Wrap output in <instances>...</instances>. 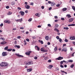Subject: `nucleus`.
<instances>
[{
  "label": "nucleus",
  "instance_id": "39",
  "mask_svg": "<svg viewBox=\"0 0 75 75\" xmlns=\"http://www.w3.org/2000/svg\"><path fill=\"white\" fill-rule=\"evenodd\" d=\"M63 61H61L60 62V64L61 65H62V64H63Z\"/></svg>",
  "mask_w": 75,
  "mask_h": 75
},
{
  "label": "nucleus",
  "instance_id": "41",
  "mask_svg": "<svg viewBox=\"0 0 75 75\" xmlns=\"http://www.w3.org/2000/svg\"><path fill=\"white\" fill-rule=\"evenodd\" d=\"M56 38L57 39V40H59V37L58 36H56Z\"/></svg>",
  "mask_w": 75,
  "mask_h": 75
},
{
  "label": "nucleus",
  "instance_id": "27",
  "mask_svg": "<svg viewBox=\"0 0 75 75\" xmlns=\"http://www.w3.org/2000/svg\"><path fill=\"white\" fill-rule=\"evenodd\" d=\"M8 46H6L4 48V50H8Z\"/></svg>",
  "mask_w": 75,
  "mask_h": 75
},
{
  "label": "nucleus",
  "instance_id": "58",
  "mask_svg": "<svg viewBox=\"0 0 75 75\" xmlns=\"http://www.w3.org/2000/svg\"><path fill=\"white\" fill-rule=\"evenodd\" d=\"M55 18H58V16H55L54 17Z\"/></svg>",
  "mask_w": 75,
  "mask_h": 75
},
{
  "label": "nucleus",
  "instance_id": "24",
  "mask_svg": "<svg viewBox=\"0 0 75 75\" xmlns=\"http://www.w3.org/2000/svg\"><path fill=\"white\" fill-rule=\"evenodd\" d=\"M66 16H67V17H68V18H71V16L69 14H67L66 15Z\"/></svg>",
  "mask_w": 75,
  "mask_h": 75
},
{
  "label": "nucleus",
  "instance_id": "11",
  "mask_svg": "<svg viewBox=\"0 0 75 75\" xmlns=\"http://www.w3.org/2000/svg\"><path fill=\"white\" fill-rule=\"evenodd\" d=\"M16 55L17 56H18V57H23V56L20 55L18 54H16Z\"/></svg>",
  "mask_w": 75,
  "mask_h": 75
},
{
  "label": "nucleus",
  "instance_id": "15",
  "mask_svg": "<svg viewBox=\"0 0 75 75\" xmlns=\"http://www.w3.org/2000/svg\"><path fill=\"white\" fill-rule=\"evenodd\" d=\"M75 24H69V25H68V27H71V26H75Z\"/></svg>",
  "mask_w": 75,
  "mask_h": 75
},
{
  "label": "nucleus",
  "instance_id": "53",
  "mask_svg": "<svg viewBox=\"0 0 75 75\" xmlns=\"http://www.w3.org/2000/svg\"><path fill=\"white\" fill-rule=\"evenodd\" d=\"M60 67H61V68H64V66L62 65H60Z\"/></svg>",
  "mask_w": 75,
  "mask_h": 75
},
{
  "label": "nucleus",
  "instance_id": "29",
  "mask_svg": "<svg viewBox=\"0 0 75 75\" xmlns=\"http://www.w3.org/2000/svg\"><path fill=\"white\" fill-rule=\"evenodd\" d=\"M68 62H73V60H69L68 61Z\"/></svg>",
  "mask_w": 75,
  "mask_h": 75
},
{
  "label": "nucleus",
  "instance_id": "35",
  "mask_svg": "<svg viewBox=\"0 0 75 75\" xmlns=\"http://www.w3.org/2000/svg\"><path fill=\"white\" fill-rule=\"evenodd\" d=\"M54 50L55 51H56L57 50V47H55L54 48Z\"/></svg>",
  "mask_w": 75,
  "mask_h": 75
},
{
  "label": "nucleus",
  "instance_id": "5",
  "mask_svg": "<svg viewBox=\"0 0 75 75\" xmlns=\"http://www.w3.org/2000/svg\"><path fill=\"white\" fill-rule=\"evenodd\" d=\"M41 51L42 52H47V50H45L43 48H42L41 49Z\"/></svg>",
  "mask_w": 75,
  "mask_h": 75
},
{
  "label": "nucleus",
  "instance_id": "50",
  "mask_svg": "<svg viewBox=\"0 0 75 75\" xmlns=\"http://www.w3.org/2000/svg\"><path fill=\"white\" fill-rule=\"evenodd\" d=\"M38 28H40V27H41V25H39L38 26Z\"/></svg>",
  "mask_w": 75,
  "mask_h": 75
},
{
  "label": "nucleus",
  "instance_id": "3",
  "mask_svg": "<svg viewBox=\"0 0 75 75\" xmlns=\"http://www.w3.org/2000/svg\"><path fill=\"white\" fill-rule=\"evenodd\" d=\"M62 51H64V52H67V47H65L63 48L62 50Z\"/></svg>",
  "mask_w": 75,
  "mask_h": 75
},
{
  "label": "nucleus",
  "instance_id": "44",
  "mask_svg": "<svg viewBox=\"0 0 75 75\" xmlns=\"http://www.w3.org/2000/svg\"><path fill=\"white\" fill-rule=\"evenodd\" d=\"M55 27L56 28H57L58 27H59V25H58L56 24L55 25Z\"/></svg>",
  "mask_w": 75,
  "mask_h": 75
},
{
  "label": "nucleus",
  "instance_id": "33",
  "mask_svg": "<svg viewBox=\"0 0 75 75\" xmlns=\"http://www.w3.org/2000/svg\"><path fill=\"white\" fill-rule=\"evenodd\" d=\"M63 62H64L65 63H66V64H68V62H67L64 60L63 61Z\"/></svg>",
  "mask_w": 75,
  "mask_h": 75
},
{
  "label": "nucleus",
  "instance_id": "4",
  "mask_svg": "<svg viewBox=\"0 0 75 75\" xmlns=\"http://www.w3.org/2000/svg\"><path fill=\"white\" fill-rule=\"evenodd\" d=\"M30 53H31V51H29L28 52H26L25 53L26 55H30Z\"/></svg>",
  "mask_w": 75,
  "mask_h": 75
},
{
  "label": "nucleus",
  "instance_id": "64",
  "mask_svg": "<svg viewBox=\"0 0 75 75\" xmlns=\"http://www.w3.org/2000/svg\"><path fill=\"white\" fill-rule=\"evenodd\" d=\"M72 43L74 45H75V42H73Z\"/></svg>",
  "mask_w": 75,
  "mask_h": 75
},
{
  "label": "nucleus",
  "instance_id": "45",
  "mask_svg": "<svg viewBox=\"0 0 75 75\" xmlns=\"http://www.w3.org/2000/svg\"><path fill=\"white\" fill-rule=\"evenodd\" d=\"M56 71H58V70H59V68L58 67H56Z\"/></svg>",
  "mask_w": 75,
  "mask_h": 75
},
{
  "label": "nucleus",
  "instance_id": "12",
  "mask_svg": "<svg viewBox=\"0 0 75 75\" xmlns=\"http://www.w3.org/2000/svg\"><path fill=\"white\" fill-rule=\"evenodd\" d=\"M55 4H56L55 2H51V6H55Z\"/></svg>",
  "mask_w": 75,
  "mask_h": 75
},
{
  "label": "nucleus",
  "instance_id": "38",
  "mask_svg": "<svg viewBox=\"0 0 75 75\" xmlns=\"http://www.w3.org/2000/svg\"><path fill=\"white\" fill-rule=\"evenodd\" d=\"M32 18H30L28 20V21H32Z\"/></svg>",
  "mask_w": 75,
  "mask_h": 75
},
{
  "label": "nucleus",
  "instance_id": "25",
  "mask_svg": "<svg viewBox=\"0 0 75 75\" xmlns=\"http://www.w3.org/2000/svg\"><path fill=\"white\" fill-rule=\"evenodd\" d=\"M12 14V12H11L9 11L7 13V15H11Z\"/></svg>",
  "mask_w": 75,
  "mask_h": 75
},
{
  "label": "nucleus",
  "instance_id": "23",
  "mask_svg": "<svg viewBox=\"0 0 75 75\" xmlns=\"http://www.w3.org/2000/svg\"><path fill=\"white\" fill-rule=\"evenodd\" d=\"M35 48H37V49H38V51H40V47H38V46H35Z\"/></svg>",
  "mask_w": 75,
  "mask_h": 75
},
{
  "label": "nucleus",
  "instance_id": "20",
  "mask_svg": "<svg viewBox=\"0 0 75 75\" xmlns=\"http://www.w3.org/2000/svg\"><path fill=\"white\" fill-rule=\"evenodd\" d=\"M14 47L15 48H20V47L19 45H15L14 46Z\"/></svg>",
  "mask_w": 75,
  "mask_h": 75
},
{
  "label": "nucleus",
  "instance_id": "43",
  "mask_svg": "<svg viewBox=\"0 0 75 75\" xmlns=\"http://www.w3.org/2000/svg\"><path fill=\"white\" fill-rule=\"evenodd\" d=\"M26 41H28V42H29V41H30V40H29V39H26Z\"/></svg>",
  "mask_w": 75,
  "mask_h": 75
},
{
  "label": "nucleus",
  "instance_id": "61",
  "mask_svg": "<svg viewBox=\"0 0 75 75\" xmlns=\"http://www.w3.org/2000/svg\"><path fill=\"white\" fill-rule=\"evenodd\" d=\"M56 6H57V7H59V4H57L56 5Z\"/></svg>",
  "mask_w": 75,
  "mask_h": 75
},
{
  "label": "nucleus",
  "instance_id": "57",
  "mask_svg": "<svg viewBox=\"0 0 75 75\" xmlns=\"http://www.w3.org/2000/svg\"><path fill=\"white\" fill-rule=\"evenodd\" d=\"M51 44V43H50V42H47V45H50Z\"/></svg>",
  "mask_w": 75,
  "mask_h": 75
},
{
  "label": "nucleus",
  "instance_id": "6",
  "mask_svg": "<svg viewBox=\"0 0 75 75\" xmlns=\"http://www.w3.org/2000/svg\"><path fill=\"white\" fill-rule=\"evenodd\" d=\"M2 54L3 57L6 56H7V52H3L2 53Z\"/></svg>",
  "mask_w": 75,
  "mask_h": 75
},
{
  "label": "nucleus",
  "instance_id": "48",
  "mask_svg": "<svg viewBox=\"0 0 75 75\" xmlns=\"http://www.w3.org/2000/svg\"><path fill=\"white\" fill-rule=\"evenodd\" d=\"M40 43H41V44H43V41H42V40H41V41Z\"/></svg>",
  "mask_w": 75,
  "mask_h": 75
},
{
  "label": "nucleus",
  "instance_id": "55",
  "mask_svg": "<svg viewBox=\"0 0 75 75\" xmlns=\"http://www.w3.org/2000/svg\"><path fill=\"white\" fill-rule=\"evenodd\" d=\"M6 8H7V9H8V8H9V6H7L6 7Z\"/></svg>",
  "mask_w": 75,
  "mask_h": 75
},
{
  "label": "nucleus",
  "instance_id": "31",
  "mask_svg": "<svg viewBox=\"0 0 75 75\" xmlns=\"http://www.w3.org/2000/svg\"><path fill=\"white\" fill-rule=\"evenodd\" d=\"M19 22H20V23H21V22H22V21H23V19H22V18H21L20 19H19Z\"/></svg>",
  "mask_w": 75,
  "mask_h": 75
},
{
  "label": "nucleus",
  "instance_id": "16",
  "mask_svg": "<svg viewBox=\"0 0 75 75\" xmlns=\"http://www.w3.org/2000/svg\"><path fill=\"white\" fill-rule=\"evenodd\" d=\"M24 63L25 64V65H30V63L29 62H24Z\"/></svg>",
  "mask_w": 75,
  "mask_h": 75
},
{
  "label": "nucleus",
  "instance_id": "42",
  "mask_svg": "<svg viewBox=\"0 0 75 75\" xmlns=\"http://www.w3.org/2000/svg\"><path fill=\"white\" fill-rule=\"evenodd\" d=\"M48 62L50 63V62H51V59H49L48 61Z\"/></svg>",
  "mask_w": 75,
  "mask_h": 75
},
{
  "label": "nucleus",
  "instance_id": "63",
  "mask_svg": "<svg viewBox=\"0 0 75 75\" xmlns=\"http://www.w3.org/2000/svg\"><path fill=\"white\" fill-rule=\"evenodd\" d=\"M28 11L26 10V11H25V13H28Z\"/></svg>",
  "mask_w": 75,
  "mask_h": 75
},
{
  "label": "nucleus",
  "instance_id": "47",
  "mask_svg": "<svg viewBox=\"0 0 75 75\" xmlns=\"http://www.w3.org/2000/svg\"><path fill=\"white\" fill-rule=\"evenodd\" d=\"M0 26H1V27H2L3 26V23H1L0 25Z\"/></svg>",
  "mask_w": 75,
  "mask_h": 75
},
{
  "label": "nucleus",
  "instance_id": "7",
  "mask_svg": "<svg viewBox=\"0 0 75 75\" xmlns=\"http://www.w3.org/2000/svg\"><path fill=\"white\" fill-rule=\"evenodd\" d=\"M74 20V19L73 18H71L69 19V23H70V22H72Z\"/></svg>",
  "mask_w": 75,
  "mask_h": 75
},
{
  "label": "nucleus",
  "instance_id": "21",
  "mask_svg": "<svg viewBox=\"0 0 75 75\" xmlns=\"http://www.w3.org/2000/svg\"><path fill=\"white\" fill-rule=\"evenodd\" d=\"M67 10V8H64L62 9V10H63V11H66Z\"/></svg>",
  "mask_w": 75,
  "mask_h": 75
},
{
  "label": "nucleus",
  "instance_id": "52",
  "mask_svg": "<svg viewBox=\"0 0 75 75\" xmlns=\"http://www.w3.org/2000/svg\"><path fill=\"white\" fill-rule=\"evenodd\" d=\"M42 9H44V6H42L41 7Z\"/></svg>",
  "mask_w": 75,
  "mask_h": 75
},
{
  "label": "nucleus",
  "instance_id": "30",
  "mask_svg": "<svg viewBox=\"0 0 75 75\" xmlns=\"http://www.w3.org/2000/svg\"><path fill=\"white\" fill-rule=\"evenodd\" d=\"M63 28L64 29V30H68L69 29V28L68 27H64Z\"/></svg>",
  "mask_w": 75,
  "mask_h": 75
},
{
  "label": "nucleus",
  "instance_id": "32",
  "mask_svg": "<svg viewBox=\"0 0 75 75\" xmlns=\"http://www.w3.org/2000/svg\"><path fill=\"white\" fill-rule=\"evenodd\" d=\"M24 45H27V42H26V41L25 40H24Z\"/></svg>",
  "mask_w": 75,
  "mask_h": 75
},
{
  "label": "nucleus",
  "instance_id": "37",
  "mask_svg": "<svg viewBox=\"0 0 75 75\" xmlns=\"http://www.w3.org/2000/svg\"><path fill=\"white\" fill-rule=\"evenodd\" d=\"M59 41L60 42H61L62 41V40L61 39L59 38Z\"/></svg>",
  "mask_w": 75,
  "mask_h": 75
},
{
  "label": "nucleus",
  "instance_id": "51",
  "mask_svg": "<svg viewBox=\"0 0 75 75\" xmlns=\"http://www.w3.org/2000/svg\"><path fill=\"white\" fill-rule=\"evenodd\" d=\"M19 20H20V19H19L16 20L15 21H16V22H18V21L19 22Z\"/></svg>",
  "mask_w": 75,
  "mask_h": 75
},
{
  "label": "nucleus",
  "instance_id": "8",
  "mask_svg": "<svg viewBox=\"0 0 75 75\" xmlns=\"http://www.w3.org/2000/svg\"><path fill=\"white\" fill-rule=\"evenodd\" d=\"M25 7L27 9H29V8H30V6H29V5H26L25 6Z\"/></svg>",
  "mask_w": 75,
  "mask_h": 75
},
{
  "label": "nucleus",
  "instance_id": "36",
  "mask_svg": "<svg viewBox=\"0 0 75 75\" xmlns=\"http://www.w3.org/2000/svg\"><path fill=\"white\" fill-rule=\"evenodd\" d=\"M74 67V64H72L71 66L70 67L71 68H73V67Z\"/></svg>",
  "mask_w": 75,
  "mask_h": 75
},
{
  "label": "nucleus",
  "instance_id": "18",
  "mask_svg": "<svg viewBox=\"0 0 75 75\" xmlns=\"http://www.w3.org/2000/svg\"><path fill=\"white\" fill-rule=\"evenodd\" d=\"M45 39L46 40H48L49 39V37L48 36H47L45 37Z\"/></svg>",
  "mask_w": 75,
  "mask_h": 75
},
{
  "label": "nucleus",
  "instance_id": "14",
  "mask_svg": "<svg viewBox=\"0 0 75 75\" xmlns=\"http://www.w3.org/2000/svg\"><path fill=\"white\" fill-rule=\"evenodd\" d=\"M33 69L32 68H30L29 69H27V71L28 72H31L32 71Z\"/></svg>",
  "mask_w": 75,
  "mask_h": 75
},
{
  "label": "nucleus",
  "instance_id": "26",
  "mask_svg": "<svg viewBox=\"0 0 75 75\" xmlns=\"http://www.w3.org/2000/svg\"><path fill=\"white\" fill-rule=\"evenodd\" d=\"M72 9L74 10V11H75V7L74 6H72Z\"/></svg>",
  "mask_w": 75,
  "mask_h": 75
},
{
  "label": "nucleus",
  "instance_id": "59",
  "mask_svg": "<svg viewBox=\"0 0 75 75\" xmlns=\"http://www.w3.org/2000/svg\"><path fill=\"white\" fill-rule=\"evenodd\" d=\"M18 38H19L20 39V38H21V36H18L17 37Z\"/></svg>",
  "mask_w": 75,
  "mask_h": 75
},
{
  "label": "nucleus",
  "instance_id": "22",
  "mask_svg": "<svg viewBox=\"0 0 75 75\" xmlns=\"http://www.w3.org/2000/svg\"><path fill=\"white\" fill-rule=\"evenodd\" d=\"M29 62V65H33V62L32 61H30Z\"/></svg>",
  "mask_w": 75,
  "mask_h": 75
},
{
  "label": "nucleus",
  "instance_id": "49",
  "mask_svg": "<svg viewBox=\"0 0 75 75\" xmlns=\"http://www.w3.org/2000/svg\"><path fill=\"white\" fill-rule=\"evenodd\" d=\"M61 20H63V21H64V20H65V18H61Z\"/></svg>",
  "mask_w": 75,
  "mask_h": 75
},
{
  "label": "nucleus",
  "instance_id": "13",
  "mask_svg": "<svg viewBox=\"0 0 75 75\" xmlns=\"http://www.w3.org/2000/svg\"><path fill=\"white\" fill-rule=\"evenodd\" d=\"M5 44H7V42H6L3 41L1 43V44L2 45Z\"/></svg>",
  "mask_w": 75,
  "mask_h": 75
},
{
  "label": "nucleus",
  "instance_id": "40",
  "mask_svg": "<svg viewBox=\"0 0 75 75\" xmlns=\"http://www.w3.org/2000/svg\"><path fill=\"white\" fill-rule=\"evenodd\" d=\"M64 41L65 42H68V39H65Z\"/></svg>",
  "mask_w": 75,
  "mask_h": 75
},
{
  "label": "nucleus",
  "instance_id": "56",
  "mask_svg": "<svg viewBox=\"0 0 75 75\" xmlns=\"http://www.w3.org/2000/svg\"><path fill=\"white\" fill-rule=\"evenodd\" d=\"M51 9H52V7H50L49 8V10H51Z\"/></svg>",
  "mask_w": 75,
  "mask_h": 75
},
{
  "label": "nucleus",
  "instance_id": "34",
  "mask_svg": "<svg viewBox=\"0 0 75 75\" xmlns=\"http://www.w3.org/2000/svg\"><path fill=\"white\" fill-rule=\"evenodd\" d=\"M7 51H9V52H10V51H12V49H8L7 50Z\"/></svg>",
  "mask_w": 75,
  "mask_h": 75
},
{
  "label": "nucleus",
  "instance_id": "1",
  "mask_svg": "<svg viewBox=\"0 0 75 75\" xmlns=\"http://www.w3.org/2000/svg\"><path fill=\"white\" fill-rule=\"evenodd\" d=\"M0 65L1 67H6L8 66L7 63L5 62H2L0 64Z\"/></svg>",
  "mask_w": 75,
  "mask_h": 75
},
{
  "label": "nucleus",
  "instance_id": "54",
  "mask_svg": "<svg viewBox=\"0 0 75 75\" xmlns=\"http://www.w3.org/2000/svg\"><path fill=\"white\" fill-rule=\"evenodd\" d=\"M37 58H38L37 57H34L35 59H37Z\"/></svg>",
  "mask_w": 75,
  "mask_h": 75
},
{
  "label": "nucleus",
  "instance_id": "62",
  "mask_svg": "<svg viewBox=\"0 0 75 75\" xmlns=\"http://www.w3.org/2000/svg\"><path fill=\"white\" fill-rule=\"evenodd\" d=\"M48 3L49 4H51V1H49Z\"/></svg>",
  "mask_w": 75,
  "mask_h": 75
},
{
  "label": "nucleus",
  "instance_id": "19",
  "mask_svg": "<svg viewBox=\"0 0 75 75\" xmlns=\"http://www.w3.org/2000/svg\"><path fill=\"white\" fill-rule=\"evenodd\" d=\"M15 4H16V2L14 1H13L11 3V5H14Z\"/></svg>",
  "mask_w": 75,
  "mask_h": 75
},
{
  "label": "nucleus",
  "instance_id": "28",
  "mask_svg": "<svg viewBox=\"0 0 75 75\" xmlns=\"http://www.w3.org/2000/svg\"><path fill=\"white\" fill-rule=\"evenodd\" d=\"M54 30H55V31H57V32H58V33H59V30H58V29H57V28H55L54 29Z\"/></svg>",
  "mask_w": 75,
  "mask_h": 75
},
{
  "label": "nucleus",
  "instance_id": "60",
  "mask_svg": "<svg viewBox=\"0 0 75 75\" xmlns=\"http://www.w3.org/2000/svg\"><path fill=\"white\" fill-rule=\"evenodd\" d=\"M20 29H21L22 30H23L24 29V28L23 27H21L20 28Z\"/></svg>",
  "mask_w": 75,
  "mask_h": 75
},
{
  "label": "nucleus",
  "instance_id": "46",
  "mask_svg": "<svg viewBox=\"0 0 75 75\" xmlns=\"http://www.w3.org/2000/svg\"><path fill=\"white\" fill-rule=\"evenodd\" d=\"M47 26H48V27H51V24H48L47 25Z\"/></svg>",
  "mask_w": 75,
  "mask_h": 75
},
{
  "label": "nucleus",
  "instance_id": "17",
  "mask_svg": "<svg viewBox=\"0 0 75 75\" xmlns=\"http://www.w3.org/2000/svg\"><path fill=\"white\" fill-rule=\"evenodd\" d=\"M48 67L49 69H51V68L53 67V65H50Z\"/></svg>",
  "mask_w": 75,
  "mask_h": 75
},
{
  "label": "nucleus",
  "instance_id": "10",
  "mask_svg": "<svg viewBox=\"0 0 75 75\" xmlns=\"http://www.w3.org/2000/svg\"><path fill=\"white\" fill-rule=\"evenodd\" d=\"M20 14H21V15L22 16H23L24 14V12L23 11H20Z\"/></svg>",
  "mask_w": 75,
  "mask_h": 75
},
{
  "label": "nucleus",
  "instance_id": "9",
  "mask_svg": "<svg viewBox=\"0 0 75 75\" xmlns=\"http://www.w3.org/2000/svg\"><path fill=\"white\" fill-rule=\"evenodd\" d=\"M70 39L71 40H75V37L74 36H72L70 38Z\"/></svg>",
  "mask_w": 75,
  "mask_h": 75
},
{
  "label": "nucleus",
  "instance_id": "2",
  "mask_svg": "<svg viewBox=\"0 0 75 75\" xmlns=\"http://www.w3.org/2000/svg\"><path fill=\"white\" fill-rule=\"evenodd\" d=\"M64 59V57H59L58 58H56L55 59L56 60H61V59Z\"/></svg>",
  "mask_w": 75,
  "mask_h": 75
}]
</instances>
